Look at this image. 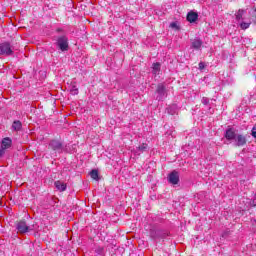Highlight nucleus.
<instances>
[{
    "label": "nucleus",
    "mask_w": 256,
    "mask_h": 256,
    "mask_svg": "<svg viewBox=\"0 0 256 256\" xmlns=\"http://www.w3.org/2000/svg\"><path fill=\"white\" fill-rule=\"evenodd\" d=\"M203 47V40L200 38H194L191 40V49H195L196 51L201 50Z\"/></svg>",
    "instance_id": "1a4fd4ad"
},
{
    "label": "nucleus",
    "mask_w": 256,
    "mask_h": 256,
    "mask_svg": "<svg viewBox=\"0 0 256 256\" xmlns=\"http://www.w3.org/2000/svg\"><path fill=\"white\" fill-rule=\"evenodd\" d=\"M236 147H243L247 144V138L243 134H237L234 138Z\"/></svg>",
    "instance_id": "6e6552de"
},
{
    "label": "nucleus",
    "mask_w": 256,
    "mask_h": 256,
    "mask_svg": "<svg viewBox=\"0 0 256 256\" xmlns=\"http://www.w3.org/2000/svg\"><path fill=\"white\" fill-rule=\"evenodd\" d=\"M202 103L203 105H208L209 104V98H202Z\"/></svg>",
    "instance_id": "393cba45"
},
{
    "label": "nucleus",
    "mask_w": 256,
    "mask_h": 256,
    "mask_svg": "<svg viewBox=\"0 0 256 256\" xmlns=\"http://www.w3.org/2000/svg\"><path fill=\"white\" fill-rule=\"evenodd\" d=\"M251 135H252V137H254V139H256V123L254 124V126L252 128Z\"/></svg>",
    "instance_id": "b1692460"
},
{
    "label": "nucleus",
    "mask_w": 256,
    "mask_h": 256,
    "mask_svg": "<svg viewBox=\"0 0 256 256\" xmlns=\"http://www.w3.org/2000/svg\"><path fill=\"white\" fill-rule=\"evenodd\" d=\"M94 252L97 254V255H104L105 253V248L101 247V246H96L94 248Z\"/></svg>",
    "instance_id": "dca6fc26"
},
{
    "label": "nucleus",
    "mask_w": 256,
    "mask_h": 256,
    "mask_svg": "<svg viewBox=\"0 0 256 256\" xmlns=\"http://www.w3.org/2000/svg\"><path fill=\"white\" fill-rule=\"evenodd\" d=\"M152 73L153 75H159L161 73V63L156 62L152 65Z\"/></svg>",
    "instance_id": "f8f14e48"
},
{
    "label": "nucleus",
    "mask_w": 256,
    "mask_h": 256,
    "mask_svg": "<svg viewBox=\"0 0 256 256\" xmlns=\"http://www.w3.org/2000/svg\"><path fill=\"white\" fill-rule=\"evenodd\" d=\"M11 145H13V140L11 138L6 137L1 141V148H0V157L5 155V150L10 149Z\"/></svg>",
    "instance_id": "20e7f679"
},
{
    "label": "nucleus",
    "mask_w": 256,
    "mask_h": 256,
    "mask_svg": "<svg viewBox=\"0 0 256 256\" xmlns=\"http://www.w3.org/2000/svg\"><path fill=\"white\" fill-rule=\"evenodd\" d=\"M197 19H199V14H197V12H189L187 14V21H189V23H195Z\"/></svg>",
    "instance_id": "9b49d317"
},
{
    "label": "nucleus",
    "mask_w": 256,
    "mask_h": 256,
    "mask_svg": "<svg viewBox=\"0 0 256 256\" xmlns=\"http://www.w3.org/2000/svg\"><path fill=\"white\" fill-rule=\"evenodd\" d=\"M167 235H169L167 232H165L163 230H159L158 239H165L167 237Z\"/></svg>",
    "instance_id": "aec40b11"
},
{
    "label": "nucleus",
    "mask_w": 256,
    "mask_h": 256,
    "mask_svg": "<svg viewBox=\"0 0 256 256\" xmlns=\"http://www.w3.org/2000/svg\"><path fill=\"white\" fill-rule=\"evenodd\" d=\"M56 45L60 49V51H68L69 40L67 39V36H60L57 39Z\"/></svg>",
    "instance_id": "7ed1b4c3"
},
{
    "label": "nucleus",
    "mask_w": 256,
    "mask_h": 256,
    "mask_svg": "<svg viewBox=\"0 0 256 256\" xmlns=\"http://www.w3.org/2000/svg\"><path fill=\"white\" fill-rule=\"evenodd\" d=\"M245 14V10L239 9L236 15V21H241L243 19V15Z\"/></svg>",
    "instance_id": "2eb2a0df"
},
{
    "label": "nucleus",
    "mask_w": 256,
    "mask_h": 256,
    "mask_svg": "<svg viewBox=\"0 0 256 256\" xmlns=\"http://www.w3.org/2000/svg\"><path fill=\"white\" fill-rule=\"evenodd\" d=\"M148 148H149L148 145L145 144V143H143L142 145H140V146L137 148V150L140 151V153H145V151H147Z\"/></svg>",
    "instance_id": "a211bd4d"
},
{
    "label": "nucleus",
    "mask_w": 256,
    "mask_h": 256,
    "mask_svg": "<svg viewBox=\"0 0 256 256\" xmlns=\"http://www.w3.org/2000/svg\"><path fill=\"white\" fill-rule=\"evenodd\" d=\"M150 237L152 239H159V230H150Z\"/></svg>",
    "instance_id": "f3484780"
},
{
    "label": "nucleus",
    "mask_w": 256,
    "mask_h": 256,
    "mask_svg": "<svg viewBox=\"0 0 256 256\" xmlns=\"http://www.w3.org/2000/svg\"><path fill=\"white\" fill-rule=\"evenodd\" d=\"M16 229L21 234L29 233V231H35V224L29 226L27 222L20 220L16 223Z\"/></svg>",
    "instance_id": "f03ea898"
},
{
    "label": "nucleus",
    "mask_w": 256,
    "mask_h": 256,
    "mask_svg": "<svg viewBox=\"0 0 256 256\" xmlns=\"http://www.w3.org/2000/svg\"><path fill=\"white\" fill-rule=\"evenodd\" d=\"M55 187L56 189H58V191H65L67 189V184L61 181H56Z\"/></svg>",
    "instance_id": "ddd939ff"
},
{
    "label": "nucleus",
    "mask_w": 256,
    "mask_h": 256,
    "mask_svg": "<svg viewBox=\"0 0 256 256\" xmlns=\"http://www.w3.org/2000/svg\"><path fill=\"white\" fill-rule=\"evenodd\" d=\"M1 55H13V49H11V44L5 42L0 45Z\"/></svg>",
    "instance_id": "423d86ee"
},
{
    "label": "nucleus",
    "mask_w": 256,
    "mask_h": 256,
    "mask_svg": "<svg viewBox=\"0 0 256 256\" xmlns=\"http://www.w3.org/2000/svg\"><path fill=\"white\" fill-rule=\"evenodd\" d=\"M170 27H171L172 29H179V27L177 26V23H175V22H172V23L170 24Z\"/></svg>",
    "instance_id": "a878e982"
},
{
    "label": "nucleus",
    "mask_w": 256,
    "mask_h": 256,
    "mask_svg": "<svg viewBox=\"0 0 256 256\" xmlns=\"http://www.w3.org/2000/svg\"><path fill=\"white\" fill-rule=\"evenodd\" d=\"M251 25V23H247V22H242L240 24L241 29H249V26Z\"/></svg>",
    "instance_id": "5701e85b"
},
{
    "label": "nucleus",
    "mask_w": 256,
    "mask_h": 256,
    "mask_svg": "<svg viewBox=\"0 0 256 256\" xmlns=\"http://www.w3.org/2000/svg\"><path fill=\"white\" fill-rule=\"evenodd\" d=\"M70 92L72 95H78L79 94V89H77V86L73 85L70 89Z\"/></svg>",
    "instance_id": "412c9836"
},
{
    "label": "nucleus",
    "mask_w": 256,
    "mask_h": 256,
    "mask_svg": "<svg viewBox=\"0 0 256 256\" xmlns=\"http://www.w3.org/2000/svg\"><path fill=\"white\" fill-rule=\"evenodd\" d=\"M90 177L95 180L99 179V172L97 170H92L90 172Z\"/></svg>",
    "instance_id": "6ab92c4d"
},
{
    "label": "nucleus",
    "mask_w": 256,
    "mask_h": 256,
    "mask_svg": "<svg viewBox=\"0 0 256 256\" xmlns=\"http://www.w3.org/2000/svg\"><path fill=\"white\" fill-rule=\"evenodd\" d=\"M168 181L171 183V185H178L179 184V172L176 170H173L169 175H168Z\"/></svg>",
    "instance_id": "0eeeda50"
},
{
    "label": "nucleus",
    "mask_w": 256,
    "mask_h": 256,
    "mask_svg": "<svg viewBox=\"0 0 256 256\" xmlns=\"http://www.w3.org/2000/svg\"><path fill=\"white\" fill-rule=\"evenodd\" d=\"M167 111L169 113V115H175V106H170L167 108Z\"/></svg>",
    "instance_id": "4be33fe9"
},
{
    "label": "nucleus",
    "mask_w": 256,
    "mask_h": 256,
    "mask_svg": "<svg viewBox=\"0 0 256 256\" xmlns=\"http://www.w3.org/2000/svg\"><path fill=\"white\" fill-rule=\"evenodd\" d=\"M156 93H157V97H156L157 101H163L166 96L165 85L158 84Z\"/></svg>",
    "instance_id": "39448f33"
},
{
    "label": "nucleus",
    "mask_w": 256,
    "mask_h": 256,
    "mask_svg": "<svg viewBox=\"0 0 256 256\" xmlns=\"http://www.w3.org/2000/svg\"><path fill=\"white\" fill-rule=\"evenodd\" d=\"M48 149L54 151V153H63L67 151V146H63V143L59 140H51L48 144Z\"/></svg>",
    "instance_id": "f257e3e1"
},
{
    "label": "nucleus",
    "mask_w": 256,
    "mask_h": 256,
    "mask_svg": "<svg viewBox=\"0 0 256 256\" xmlns=\"http://www.w3.org/2000/svg\"><path fill=\"white\" fill-rule=\"evenodd\" d=\"M199 69H200V71H203V69H205V63L204 62L199 63Z\"/></svg>",
    "instance_id": "bb28decb"
},
{
    "label": "nucleus",
    "mask_w": 256,
    "mask_h": 256,
    "mask_svg": "<svg viewBox=\"0 0 256 256\" xmlns=\"http://www.w3.org/2000/svg\"><path fill=\"white\" fill-rule=\"evenodd\" d=\"M22 127H23V124L19 120H15L12 124V129H14V131H21Z\"/></svg>",
    "instance_id": "4468645a"
},
{
    "label": "nucleus",
    "mask_w": 256,
    "mask_h": 256,
    "mask_svg": "<svg viewBox=\"0 0 256 256\" xmlns=\"http://www.w3.org/2000/svg\"><path fill=\"white\" fill-rule=\"evenodd\" d=\"M225 137L228 141H235V137H237V134L235 133V130L233 128H229L226 130Z\"/></svg>",
    "instance_id": "9d476101"
}]
</instances>
